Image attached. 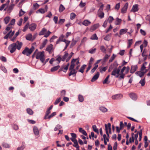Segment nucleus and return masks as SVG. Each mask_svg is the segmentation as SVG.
Wrapping results in <instances>:
<instances>
[{"label":"nucleus","instance_id":"nucleus-11","mask_svg":"<svg viewBox=\"0 0 150 150\" xmlns=\"http://www.w3.org/2000/svg\"><path fill=\"white\" fill-rule=\"evenodd\" d=\"M26 39L29 41H33L35 38V36L33 38L32 35L31 34L29 33L25 37Z\"/></svg>","mask_w":150,"mask_h":150},{"label":"nucleus","instance_id":"nucleus-16","mask_svg":"<svg viewBox=\"0 0 150 150\" xmlns=\"http://www.w3.org/2000/svg\"><path fill=\"white\" fill-rule=\"evenodd\" d=\"M99 73L98 72H97L93 77L91 81L92 82H94L96 81L99 77Z\"/></svg>","mask_w":150,"mask_h":150},{"label":"nucleus","instance_id":"nucleus-23","mask_svg":"<svg viewBox=\"0 0 150 150\" xmlns=\"http://www.w3.org/2000/svg\"><path fill=\"white\" fill-rule=\"evenodd\" d=\"M33 132L36 135H39V131L38 128L36 127H34L33 128Z\"/></svg>","mask_w":150,"mask_h":150},{"label":"nucleus","instance_id":"nucleus-17","mask_svg":"<svg viewBox=\"0 0 150 150\" xmlns=\"http://www.w3.org/2000/svg\"><path fill=\"white\" fill-rule=\"evenodd\" d=\"M98 15L100 18H102L104 17V13L103 11L98 10Z\"/></svg>","mask_w":150,"mask_h":150},{"label":"nucleus","instance_id":"nucleus-21","mask_svg":"<svg viewBox=\"0 0 150 150\" xmlns=\"http://www.w3.org/2000/svg\"><path fill=\"white\" fill-rule=\"evenodd\" d=\"M91 23V22L87 20H84L82 23V24L85 26H88Z\"/></svg>","mask_w":150,"mask_h":150},{"label":"nucleus","instance_id":"nucleus-18","mask_svg":"<svg viewBox=\"0 0 150 150\" xmlns=\"http://www.w3.org/2000/svg\"><path fill=\"white\" fill-rule=\"evenodd\" d=\"M145 73V72L144 71H139L135 72V74L139 76L140 77H142Z\"/></svg>","mask_w":150,"mask_h":150},{"label":"nucleus","instance_id":"nucleus-13","mask_svg":"<svg viewBox=\"0 0 150 150\" xmlns=\"http://www.w3.org/2000/svg\"><path fill=\"white\" fill-rule=\"evenodd\" d=\"M138 7V4H135L133 5L131 11L134 12L137 11L139 10Z\"/></svg>","mask_w":150,"mask_h":150},{"label":"nucleus","instance_id":"nucleus-42","mask_svg":"<svg viewBox=\"0 0 150 150\" xmlns=\"http://www.w3.org/2000/svg\"><path fill=\"white\" fill-rule=\"evenodd\" d=\"M100 110L103 112H106L107 111V109L104 107H100Z\"/></svg>","mask_w":150,"mask_h":150},{"label":"nucleus","instance_id":"nucleus-20","mask_svg":"<svg viewBox=\"0 0 150 150\" xmlns=\"http://www.w3.org/2000/svg\"><path fill=\"white\" fill-rule=\"evenodd\" d=\"M130 97L133 100H135L137 98V96L136 94L134 93H131L129 95Z\"/></svg>","mask_w":150,"mask_h":150},{"label":"nucleus","instance_id":"nucleus-28","mask_svg":"<svg viewBox=\"0 0 150 150\" xmlns=\"http://www.w3.org/2000/svg\"><path fill=\"white\" fill-rule=\"evenodd\" d=\"M60 67V66L58 65L55 67H54L51 69V71L52 72H53L57 71L58 70Z\"/></svg>","mask_w":150,"mask_h":150},{"label":"nucleus","instance_id":"nucleus-32","mask_svg":"<svg viewBox=\"0 0 150 150\" xmlns=\"http://www.w3.org/2000/svg\"><path fill=\"white\" fill-rule=\"evenodd\" d=\"M86 65L85 64L83 65L82 67L80 68L79 69V71L83 73L84 72V70L85 69L86 67Z\"/></svg>","mask_w":150,"mask_h":150},{"label":"nucleus","instance_id":"nucleus-31","mask_svg":"<svg viewBox=\"0 0 150 150\" xmlns=\"http://www.w3.org/2000/svg\"><path fill=\"white\" fill-rule=\"evenodd\" d=\"M76 16V14L74 13H71L70 14V19L71 20H73L74 19Z\"/></svg>","mask_w":150,"mask_h":150},{"label":"nucleus","instance_id":"nucleus-50","mask_svg":"<svg viewBox=\"0 0 150 150\" xmlns=\"http://www.w3.org/2000/svg\"><path fill=\"white\" fill-rule=\"evenodd\" d=\"M100 50L102 52L106 53V49L104 46H101L100 47Z\"/></svg>","mask_w":150,"mask_h":150},{"label":"nucleus","instance_id":"nucleus-53","mask_svg":"<svg viewBox=\"0 0 150 150\" xmlns=\"http://www.w3.org/2000/svg\"><path fill=\"white\" fill-rule=\"evenodd\" d=\"M25 11H23L22 9H21L20 10L19 12V16H23L25 14Z\"/></svg>","mask_w":150,"mask_h":150},{"label":"nucleus","instance_id":"nucleus-7","mask_svg":"<svg viewBox=\"0 0 150 150\" xmlns=\"http://www.w3.org/2000/svg\"><path fill=\"white\" fill-rule=\"evenodd\" d=\"M54 48L53 47V45L50 44L48 45L46 48V51H48L50 54H51L54 50Z\"/></svg>","mask_w":150,"mask_h":150},{"label":"nucleus","instance_id":"nucleus-4","mask_svg":"<svg viewBox=\"0 0 150 150\" xmlns=\"http://www.w3.org/2000/svg\"><path fill=\"white\" fill-rule=\"evenodd\" d=\"M44 53L45 52L44 51L41 52L38 51L36 56V59H39L42 63H43L45 60Z\"/></svg>","mask_w":150,"mask_h":150},{"label":"nucleus","instance_id":"nucleus-54","mask_svg":"<svg viewBox=\"0 0 150 150\" xmlns=\"http://www.w3.org/2000/svg\"><path fill=\"white\" fill-rule=\"evenodd\" d=\"M0 59L3 62H6V58L3 56H0Z\"/></svg>","mask_w":150,"mask_h":150},{"label":"nucleus","instance_id":"nucleus-57","mask_svg":"<svg viewBox=\"0 0 150 150\" xmlns=\"http://www.w3.org/2000/svg\"><path fill=\"white\" fill-rule=\"evenodd\" d=\"M66 91L65 90H62L61 91L60 95L61 96H64L66 95Z\"/></svg>","mask_w":150,"mask_h":150},{"label":"nucleus","instance_id":"nucleus-8","mask_svg":"<svg viewBox=\"0 0 150 150\" xmlns=\"http://www.w3.org/2000/svg\"><path fill=\"white\" fill-rule=\"evenodd\" d=\"M14 33V31L12 32V31L11 30L4 37V38L5 39H7L8 38H11L12 37Z\"/></svg>","mask_w":150,"mask_h":150},{"label":"nucleus","instance_id":"nucleus-6","mask_svg":"<svg viewBox=\"0 0 150 150\" xmlns=\"http://www.w3.org/2000/svg\"><path fill=\"white\" fill-rule=\"evenodd\" d=\"M126 67H124L122 69H121L120 73V76L119 77V80H121L122 79H123L124 78L125 74L123 73L124 71L125 70Z\"/></svg>","mask_w":150,"mask_h":150},{"label":"nucleus","instance_id":"nucleus-12","mask_svg":"<svg viewBox=\"0 0 150 150\" xmlns=\"http://www.w3.org/2000/svg\"><path fill=\"white\" fill-rule=\"evenodd\" d=\"M128 4L127 3H125L121 9L122 13H124L126 12L128 8Z\"/></svg>","mask_w":150,"mask_h":150},{"label":"nucleus","instance_id":"nucleus-9","mask_svg":"<svg viewBox=\"0 0 150 150\" xmlns=\"http://www.w3.org/2000/svg\"><path fill=\"white\" fill-rule=\"evenodd\" d=\"M122 95L121 94H118L114 95L112 96V98L113 100H118L122 98Z\"/></svg>","mask_w":150,"mask_h":150},{"label":"nucleus","instance_id":"nucleus-30","mask_svg":"<svg viewBox=\"0 0 150 150\" xmlns=\"http://www.w3.org/2000/svg\"><path fill=\"white\" fill-rule=\"evenodd\" d=\"M61 60L62 61V58L61 56L59 55H58L56 57L55 61H57L58 62L57 64H59Z\"/></svg>","mask_w":150,"mask_h":150},{"label":"nucleus","instance_id":"nucleus-37","mask_svg":"<svg viewBox=\"0 0 150 150\" xmlns=\"http://www.w3.org/2000/svg\"><path fill=\"white\" fill-rule=\"evenodd\" d=\"M94 132L97 133H99V131L98 129L97 128L96 126V125H93L92 126Z\"/></svg>","mask_w":150,"mask_h":150},{"label":"nucleus","instance_id":"nucleus-36","mask_svg":"<svg viewBox=\"0 0 150 150\" xmlns=\"http://www.w3.org/2000/svg\"><path fill=\"white\" fill-rule=\"evenodd\" d=\"M92 40H97L98 39V38L96 34H94L92 35L90 38Z\"/></svg>","mask_w":150,"mask_h":150},{"label":"nucleus","instance_id":"nucleus-62","mask_svg":"<svg viewBox=\"0 0 150 150\" xmlns=\"http://www.w3.org/2000/svg\"><path fill=\"white\" fill-rule=\"evenodd\" d=\"M128 47H129L132 43V39L129 40H128Z\"/></svg>","mask_w":150,"mask_h":150},{"label":"nucleus","instance_id":"nucleus-56","mask_svg":"<svg viewBox=\"0 0 150 150\" xmlns=\"http://www.w3.org/2000/svg\"><path fill=\"white\" fill-rule=\"evenodd\" d=\"M96 48H94L93 49H91L90 50H89L88 52L91 54H93L95 53L96 51Z\"/></svg>","mask_w":150,"mask_h":150},{"label":"nucleus","instance_id":"nucleus-59","mask_svg":"<svg viewBox=\"0 0 150 150\" xmlns=\"http://www.w3.org/2000/svg\"><path fill=\"white\" fill-rule=\"evenodd\" d=\"M114 20L113 18L111 16H110L108 19L109 22L110 23H111L112 22V21Z\"/></svg>","mask_w":150,"mask_h":150},{"label":"nucleus","instance_id":"nucleus-51","mask_svg":"<svg viewBox=\"0 0 150 150\" xmlns=\"http://www.w3.org/2000/svg\"><path fill=\"white\" fill-rule=\"evenodd\" d=\"M107 69V67H102L100 69V71L101 73H102L103 72L105 71Z\"/></svg>","mask_w":150,"mask_h":150},{"label":"nucleus","instance_id":"nucleus-55","mask_svg":"<svg viewBox=\"0 0 150 150\" xmlns=\"http://www.w3.org/2000/svg\"><path fill=\"white\" fill-rule=\"evenodd\" d=\"M139 83L141 84L142 86H144L145 84V79H144L141 80L139 82Z\"/></svg>","mask_w":150,"mask_h":150},{"label":"nucleus","instance_id":"nucleus-38","mask_svg":"<svg viewBox=\"0 0 150 150\" xmlns=\"http://www.w3.org/2000/svg\"><path fill=\"white\" fill-rule=\"evenodd\" d=\"M111 36V34H108L104 38V39L107 41H109L110 39Z\"/></svg>","mask_w":150,"mask_h":150},{"label":"nucleus","instance_id":"nucleus-26","mask_svg":"<svg viewBox=\"0 0 150 150\" xmlns=\"http://www.w3.org/2000/svg\"><path fill=\"white\" fill-rule=\"evenodd\" d=\"M10 19L11 18L9 16H7L4 18V21L6 24H7L9 23Z\"/></svg>","mask_w":150,"mask_h":150},{"label":"nucleus","instance_id":"nucleus-35","mask_svg":"<svg viewBox=\"0 0 150 150\" xmlns=\"http://www.w3.org/2000/svg\"><path fill=\"white\" fill-rule=\"evenodd\" d=\"M105 131H106V134L108 137H109V133H108V124L107 125V124H105Z\"/></svg>","mask_w":150,"mask_h":150},{"label":"nucleus","instance_id":"nucleus-48","mask_svg":"<svg viewBox=\"0 0 150 150\" xmlns=\"http://www.w3.org/2000/svg\"><path fill=\"white\" fill-rule=\"evenodd\" d=\"M62 127V126L61 125H57L55 127L54 129V130L55 131H57L59 129L61 128Z\"/></svg>","mask_w":150,"mask_h":150},{"label":"nucleus","instance_id":"nucleus-60","mask_svg":"<svg viewBox=\"0 0 150 150\" xmlns=\"http://www.w3.org/2000/svg\"><path fill=\"white\" fill-rule=\"evenodd\" d=\"M120 3L116 4L115 7V9L118 10L120 7Z\"/></svg>","mask_w":150,"mask_h":150},{"label":"nucleus","instance_id":"nucleus-10","mask_svg":"<svg viewBox=\"0 0 150 150\" xmlns=\"http://www.w3.org/2000/svg\"><path fill=\"white\" fill-rule=\"evenodd\" d=\"M99 25H100L99 23H97L93 25L90 28V31L92 32L95 30L97 28L99 27Z\"/></svg>","mask_w":150,"mask_h":150},{"label":"nucleus","instance_id":"nucleus-14","mask_svg":"<svg viewBox=\"0 0 150 150\" xmlns=\"http://www.w3.org/2000/svg\"><path fill=\"white\" fill-rule=\"evenodd\" d=\"M76 59H73L71 62V65L70 67L69 70L73 69L74 67L75 64L74 63L76 62Z\"/></svg>","mask_w":150,"mask_h":150},{"label":"nucleus","instance_id":"nucleus-41","mask_svg":"<svg viewBox=\"0 0 150 150\" xmlns=\"http://www.w3.org/2000/svg\"><path fill=\"white\" fill-rule=\"evenodd\" d=\"M116 57V55H115L114 54H113L110 59H109V63H110L112 62Z\"/></svg>","mask_w":150,"mask_h":150},{"label":"nucleus","instance_id":"nucleus-2","mask_svg":"<svg viewBox=\"0 0 150 150\" xmlns=\"http://www.w3.org/2000/svg\"><path fill=\"white\" fill-rule=\"evenodd\" d=\"M34 47L32 46L29 49L28 47H26L22 52V53L27 56H29L34 50Z\"/></svg>","mask_w":150,"mask_h":150},{"label":"nucleus","instance_id":"nucleus-64","mask_svg":"<svg viewBox=\"0 0 150 150\" xmlns=\"http://www.w3.org/2000/svg\"><path fill=\"white\" fill-rule=\"evenodd\" d=\"M108 79L106 78L103 82V84H108L110 83V81H108Z\"/></svg>","mask_w":150,"mask_h":150},{"label":"nucleus","instance_id":"nucleus-33","mask_svg":"<svg viewBox=\"0 0 150 150\" xmlns=\"http://www.w3.org/2000/svg\"><path fill=\"white\" fill-rule=\"evenodd\" d=\"M1 146L3 147L6 148H9L10 147V146L8 144L5 142H3Z\"/></svg>","mask_w":150,"mask_h":150},{"label":"nucleus","instance_id":"nucleus-40","mask_svg":"<svg viewBox=\"0 0 150 150\" xmlns=\"http://www.w3.org/2000/svg\"><path fill=\"white\" fill-rule=\"evenodd\" d=\"M26 110L27 113L29 114L30 115H32L33 114V110L30 108H27Z\"/></svg>","mask_w":150,"mask_h":150},{"label":"nucleus","instance_id":"nucleus-3","mask_svg":"<svg viewBox=\"0 0 150 150\" xmlns=\"http://www.w3.org/2000/svg\"><path fill=\"white\" fill-rule=\"evenodd\" d=\"M51 32L50 31H47V29L43 28L39 33V35L40 36L44 35V37L45 38L48 37L49 35L51 33Z\"/></svg>","mask_w":150,"mask_h":150},{"label":"nucleus","instance_id":"nucleus-45","mask_svg":"<svg viewBox=\"0 0 150 150\" xmlns=\"http://www.w3.org/2000/svg\"><path fill=\"white\" fill-rule=\"evenodd\" d=\"M116 22L115 24L116 25H119L121 22V20L117 18H116Z\"/></svg>","mask_w":150,"mask_h":150},{"label":"nucleus","instance_id":"nucleus-25","mask_svg":"<svg viewBox=\"0 0 150 150\" xmlns=\"http://www.w3.org/2000/svg\"><path fill=\"white\" fill-rule=\"evenodd\" d=\"M65 9V8L64 7V6L62 4H60L59 9V12L60 13L62 12Z\"/></svg>","mask_w":150,"mask_h":150},{"label":"nucleus","instance_id":"nucleus-22","mask_svg":"<svg viewBox=\"0 0 150 150\" xmlns=\"http://www.w3.org/2000/svg\"><path fill=\"white\" fill-rule=\"evenodd\" d=\"M47 39L45 40L44 41H43L41 45L40 46V49H42L43 47H44L46 45V44L47 43Z\"/></svg>","mask_w":150,"mask_h":150},{"label":"nucleus","instance_id":"nucleus-1","mask_svg":"<svg viewBox=\"0 0 150 150\" xmlns=\"http://www.w3.org/2000/svg\"><path fill=\"white\" fill-rule=\"evenodd\" d=\"M23 44L22 42L17 41L16 42L10 44L8 47V49L11 53H13L16 51V49L20 50Z\"/></svg>","mask_w":150,"mask_h":150},{"label":"nucleus","instance_id":"nucleus-34","mask_svg":"<svg viewBox=\"0 0 150 150\" xmlns=\"http://www.w3.org/2000/svg\"><path fill=\"white\" fill-rule=\"evenodd\" d=\"M68 54L67 52H65L64 55L62 58V61H64L68 57Z\"/></svg>","mask_w":150,"mask_h":150},{"label":"nucleus","instance_id":"nucleus-43","mask_svg":"<svg viewBox=\"0 0 150 150\" xmlns=\"http://www.w3.org/2000/svg\"><path fill=\"white\" fill-rule=\"evenodd\" d=\"M14 5V4H11L10 6H9L7 9L8 11H9V12L11 11L13 9Z\"/></svg>","mask_w":150,"mask_h":150},{"label":"nucleus","instance_id":"nucleus-15","mask_svg":"<svg viewBox=\"0 0 150 150\" xmlns=\"http://www.w3.org/2000/svg\"><path fill=\"white\" fill-rule=\"evenodd\" d=\"M37 27L35 23H32L29 25V28L32 31H34Z\"/></svg>","mask_w":150,"mask_h":150},{"label":"nucleus","instance_id":"nucleus-47","mask_svg":"<svg viewBox=\"0 0 150 150\" xmlns=\"http://www.w3.org/2000/svg\"><path fill=\"white\" fill-rule=\"evenodd\" d=\"M77 42V41L74 40V39H73L72 40V42L70 45V47H72L74 46L76 43Z\"/></svg>","mask_w":150,"mask_h":150},{"label":"nucleus","instance_id":"nucleus-39","mask_svg":"<svg viewBox=\"0 0 150 150\" xmlns=\"http://www.w3.org/2000/svg\"><path fill=\"white\" fill-rule=\"evenodd\" d=\"M78 99L79 101L81 102H83L84 100V98L83 96L81 95H79Z\"/></svg>","mask_w":150,"mask_h":150},{"label":"nucleus","instance_id":"nucleus-63","mask_svg":"<svg viewBox=\"0 0 150 150\" xmlns=\"http://www.w3.org/2000/svg\"><path fill=\"white\" fill-rule=\"evenodd\" d=\"M12 28V27L11 26L8 24L7 25V27H6V30L7 31H8L10 30Z\"/></svg>","mask_w":150,"mask_h":150},{"label":"nucleus","instance_id":"nucleus-44","mask_svg":"<svg viewBox=\"0 0 150 150\" xmlns=\"http://www.w3.org/2000/svg\"><path fill=\"white\" fill-rule=\"evenodd\" d=\"M29 23H27L26 25L24 26V28L23 30V32L25 31L29 27Z\"/></svg>","mask_w":150,"mask_h":150},{"label":"nucleus","instance_id":"nucleus-52","mask_svg":"<svg viewBox=\"0 0 150 150\" xmlns=\"http://www.w3.org/2000/svg\"><path fill=\"white\" fill-rule=\"evenodd\" d=\"M98 65H95V67L91 69V73L93 74L94 73V72L95 71L96 69L98 67Z\"/></svg>","mask_w":150,"mask_h":150},{"label":"nucleus","instance_id":"nucleus-27","mask_svg":"<svg viewBox=\"0 0 150 150\" xmlns=\"http://www.w3.org/2000/svg\"><path fill=\"white\" fill-rule=\"evenodd\" d=\"M127 31V29H122L120 31V35L124 34L126 33Z\"/></svg>","mask_w":150,"mask_h":150},{"label":"nucleus","instance_id":"nucleus-19","mask_svg":"<svg viewBox=\"0 0 150 150\" xmlns=\"http://www.w3.org/2000/svg\"><path fill=\"white\" fill-rule=\"evenodd\" d=\"M137 65L132 66L131 67L130 72L131 73H134L137 69Z\"/></svg>","mask_w":150,"mask_h":150},{"label":"nucleus","instance_id":"nucleus-46","mask_svg":"<svg viewBox=\"0 0 150 150\" xmlns=\"http://www.w3.org/2000/svg\"><path fill=\"white\" fill-rule=\"evenodd\" d=\"M110 56L108 55L107 54H106L103 59V60L104 62H106Z\"/></svg>","mask_w":150,"mask_h":150},{"label":"nucleus","instance_id":"nucleus-24","mask_svg":"<svg viewBox=\"0 0 150 150\" xmlns=\"http://www.w3.org/2000/svg\"><path fill=\"white\" fill-rule=\"evenodd\" d=\"M63 42H64L66 44L65 47L64 49V50L67 47L70 43V41L66 39H64Z\"/></svg>","mask_w":150,"mask_h":150},{"label":"nucleus","instance_id":"nucleus-58","mask_svg":"<svg viewBox=\"0 0 150 150\" xmlns=\"http://www.w3.org/2000/svg\"><path fill=\"white\" fill-rule=\"evenodd\" d=\"M61 98H60L57 99L54 103V105H56L58 104L61 101Z\"/></svg>","mask_w":150,"mask_h":150},{"label":"nucleus","instance_id":"nucleus-29","mask_svg":"<svg viewBox=\"0 0 150 150\" xmlns=\"http://www.w3.org/2000/svg\"><path fill=\"white\" fill-rule=\"evenodd\" d=\"M70 70V72L69 74V76H71V75L74 74H76L77 73V71H76V70L75 69H73Z\"/></svg>","mask_w":150,"mask_h":150},{"label":"nucleus","instance_id":"nucleus-5","mask_svg":"<svg viewBox=\"0 0 150 150\" xmlns=\"http://www.w3.org/2000/svg\"><path fill=\"white\" fill-rule=\"evenodd\" d=\"M120 71V70L119 69H118L117 68H115L112 71L111 73V75L112 76H115V77L118 78L119 80Z\"/></svg>","mask_w":150,"mask_h":150},{"label":"nucleus","instance_id":"nucleus-61","mask_svg":"<svg viewBox=\"0 0 150 150\" xmlns=\"http://www.w3.org/2000/svg\"><path fill=\"white\" fill-rule=\"evenodd\" d=\"M56 112H54L52 113V114L49 116L48 117V118L49 119H50L51 118L53 117L54 116L56 115Z\"/></svg>","mask_w":150,"mask_h":150},{"label":"nucleus","instance_id":"nucleus-49","mask_svg":"<svg viewBox=\"0 0 150 150\" xmlns=\"http://www.w3.org/2000/svg\"><path fill=\"white\" fill-rule=\"evenodd\" d=\"M15 19H13L11 21V22L9 25L11 26L12 25H14L15 24Z\"/></svg>","mask_w":150,"mask_h":150}]
</instances>
